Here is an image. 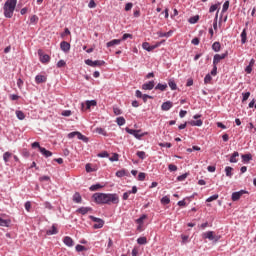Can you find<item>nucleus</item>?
<instances>
[{
	"label": "nucleus",
	"instance_id": "55",
	"mask_svg": "<svg viewBox=\"0 0 256 256\" xmlns=\"http://www.w3.org/2000/svg\"><path fill=\"white\" fill-rule=\"evenodd\" d=\"M159 147H167V149H171L172 145L169 142L159 143Z\"/></svg>",
	"mask_w": 256,
	"mask_h": 256
},
{
	"label": "nucleus",
	"instance_id": "57",
	"mask_svg": "<svg viewBox=\"0 0 256 256\" xmlns=\"http://www.w3.org/2000/svg\"><path fill=\"white\" fill-rule=\"evenodd\" d=\"M241 42L243 44L247 43V33H242L241 34Z\"/></svg>",
	"mask_w": 256,
	"mask_h": 256
},
{
	"label": "nucleus",
	"instance_id": "47",
	"mask_svg": "<svg viewBox=\"0 0 256 256\" xmlns=\"http://www.w3.org/2000/svg\"><path fill=\"white\" fill-rule=\"evenodd\" d=\"M217 19H219V11L216 12V16L213 22V29L214 31H217Z\"/></svg>",
	"mask_w": 256,
	"mask_h": 256
},
{
	"label": "nucleus",
	"instance_id": "8",
	"mask_svg": "<svg viewBox=\"0 0 256 256\" xmlns=\"http://www.w3.org/2000/svg\"><path fill=\"white\" fill-rule=\"evenodd\" d=\"M245 193H247V191H245V190L233 192L232 193V201H239L241 199V197H243V195H245Z\"/></svg>",
	"mask_w": 256,
	"mask_h": 256
},
{
	"label": "nucleus",
	"instance_id": "33",
	"mask_svg": "<svg viewBox=\"0 0 256 256\" xmlns=\"http://www.w3.org/2000/svg\"><path fill=\"white\" fill-rule=\"evenodd\" d=\"M237 157H239V152H234L230 157V163H237Z\"/></svg>",
	"mask_w": 256,
	"mask_h": 256
},
{
	"label": "nucleus",
	"instance_id": "13",
	"mask_svg": "<svg viewBox=\"0 0 256 256\" xmlns=\"http://www.w3.org/2000/svg\"><path fill=\"white\" fill-rule=\"evenodd\" d=\"M157 47H159V44H156V45H149L148 42H144L142 44V48L145 50V51H153V49H157Z\"/></svg>",
	"mask_w": 256,
	"mask_h": 256
},
{
	"label": "nucleus",
	"instance_id": "58",
	"mask_svg": "<svg viewBox=\"0 0 256 256\" xmlns=\"http://www.w3.org/2000/svg\"><path fill=\"white\" fill-rule=\"evenodd\" d=\"M37 21H39V17H37V15L31 16L30 23H37Z\"/></svg>",
	"mask_w": 256,
	"mask_h": 256
},
{
	"label": "nucleus",
	"instance_id": "56",
	"mask_svg": "<svg viewBox=\"0 0 256 256\" xmlns=\"http://www.w3.org/2000/svg\"><path fill=\"white\" fill-rule=\"evenodd\" d=\"M219 19L225 23L227 21V15L221 11Z\"/></svg>",
	"mask_w": 256,
	"mask_h": 256
},
{
	"label": "nucleus",
	"instance_id": "35",
	"mask_svg": "<svg viewBox=\"0 0 256 256\" xmlns=\"http://www.w3.org/2000/svg\"><path fill=\"white\" fill-rule=\"evenodd\" d=\"M16 117L20 120L23 121V119H25V113H23V111H16Z\"/></svg>",
	"mask_w": 256,
	"mask_h": 256
},
{
	"label": "nucleus",
	"instance_id": "16",
	"mask_svg": "<svg viewBox=\"0 0 256 256\" xmlns=\"http://www.w3.org/2000/svg\"><path fill=\"white\" fill-rule=\"evenodd\" d=\"M35 82L37 85H40V83H47V76L45 75H37L35 77Z\"/></svg>",
	"mask_w": 256,
	"mask_h": 256
},
{
	"label": "nucleus",
	"instance_id": "63",
	"mask_svg": "<svg viewBox=\"0 0 256 256\" xmlns=\"http://www.w3.org/2000/svg\"><path fill=\"white\" fill-rule=\"evenodd\" d=\"M63 117H71V110H65L62 112Z\"/></svg>",
	"mask_w": 256,
	"mask_h": 256
},
{
	"label": "nucleus",
	"instance_id": "40",
	"mask_svg": "<svg viewBox=\"0 0 256 256\" xmlns=\"http://www.w3.org/2000/svg\"><path fill=\"white\" fill-rule=\"evenodd\" d=\"M98 189H103L101 184H94L90 187V191H98Z\"/></svg>",
	"mask_w": 256,
	"mask_h": 256
},
{
	"label": "nucleus",
	"instance_id": "32",
	"mask_svg": "<svg viewBox=\"0 0 256 256\" xmlns=\"http://www.w3.org/2000/svg\"><path fill=\"white\" fill-rule=\"evenodd\" d=\"M199 21V15H195L189 18L188 23L195 25Z\"/></svg>",
	"mask_w": 256,
	"mask_h": 256
},
{
	"label": "nucleus",
	"instance_id": "27",
	"mask_svg": "<svg viewBox=\"0 0 256 256\" xmlns=\"http://www.w3.org/2000/svg\"><path fill=\"white\" fill-rule=\"evenodd\" d=\"M167 84H161L159 83L158 85H156L155 89L156 91H167Z\"/></svg>",
	"mask_w": 256,
	"mask_h": 256
},
{
	"label": "nucleus",
	"instance_id": "26",
	"mask_svg": "<svg viewBox=\"0 0 256 256\" xmlns=\"http://www.w3.org/2000/svg\"><path fill=\"white\" fill-rule=\"evenodd\" d=\"M73 201L74 203H81V201H83V199L81 198V194H79V192H76L73 195Z\"/></svg>",
	"mask_w": 256,
	"mask_h": 256
},
{
	"label": "nucleus",
	"instance_id": "53",
	"mask_svg": "<svg viewBox=\"0 0 256 256\" xmlns=\"http://www.w3.org/2000/svg\"><path fill=\"white\" fill-rule=\"evenodd\" d=\"M65 65H67V63L65 62V60H60V61H58V63H57V67H58L59 69H61V67H65Z\"/></svg>",
	"mask_w": 256,
	"mask_h": 256
},
{
	"label": "nucleus",
	"instance_id": "59",
	"mask_svg": "<svg viewBox=\"0 0 256 256\" xmlns=\"http://www.w3.org/2000/svg\"><path fill=\"white\" fill-rule=\"evenodd\" d=\"M110 161H119V154L114 153L112 157H110Z\"/></svg>",
	"mask_w": 256,
	"mask_h": 256
},
{
	"label": "nucleus",
	"instance_id": "6",
	"mask_svg": "<svg viewBox=\"0 0 256 256\" xmlns=\"http://www.w3.org/2000/svg\"><path fill=\"white\" fill-rule=\"evenodd\" d=\"M90 219L95 223L93 226L95 229H101L103 228V225H105V221L103 219L97 218L95 216H90Z\"/></svg>",
	"mask_w": 256,
	"mask_h": 256
},
{
	"label": "nucleus",
	"instance_id": "14",
	"mask_svg": "<svg viewBox=\"0 0 256 256\" xmlns=\"http://www.w3.org/2000/svg\"><path fill=\"white\" fill-rule=\"evenodd\" d=\"M90 211H93V208L91 207H81L76 210L77 213H80V215H87Z\"/></svg>",
	"mask_w": 256,
	"mask_h": 256
},
{
	"label": "nucleus",
	"instance_id": "60",
	"mask_svg": "<svg viewBox=\"0 0 256 256\" xmlns=\"http://www.w3.org/2000/svg\"><path fill=\"white\" fill-rule=\"evenodd\" d=\"M168 169L169 171L173 172V171H177V166L174 164H169L168 165Z\"/></svg>",
	"mask_w": 256,
	"mask_h": 256
},
{
	"label": "nucleus",
	"instance_id": "38",
	"mask_svg": "<svg viewBox=\"0 0 256 256\" xmlns=\"http://www.w3.org/2000/svg\"><path fill=\"white\" fill-rule=\"evenodd\" d=\"M228 10H229V0L224 2L222 6V13H227Z\"/></svg>",
	"mask_w": 256,
	"mask_h": 256
},
{
	"label": "nucleus",
	"instance_id": "48",
	"mask_svg": "<svg viewBox=\"0 0 256 256\" xmlns=\"http://www.w3.org/2000/svg\"><path fill=\"white\" fill-rule=\"evenodd\" d=\"M95 132L98 133V135H107V131L103 128H96Z\"/></svg>",
	"mask_w": 256,
	"mask_h": 256
},
{
	"label": "nucleus",
	"instance_id": "64",
	"mask_svg": "<svg viewBox=\"0 0 256 256\" xmlns=\"http://www.w3.org/2000/svg\"><path fill=\"white\" fill-rule=\"evenodd\" d=\"M17 87L23 89V80L21 78L17 80Z\"/></svg>",
	"mask_w": 256,
	"mask_h": 256
},
{
	"label": "nucleus",
	"instance_id": "52",
	"mask_svg": "<svg viewBox=\"0 0 256 256\" xmlns=\"http://www.w3.org/2000/svg\"><path fill=\"white\" fill-rule=\"evenodd\" d=\"M187 173L182 174L180 176L177 177V181H185L187 179Z\"/></svg>",
	"mask_w": 256,
	"mask_h": 256
},
{
	"label": "nucleus",
	"instance_id": "41",
	"mask_svg": "<svg viewBox=\"0 0 256 256\" xmlns=\"http://www.w3.org/2000/svg\"><path fill=\"white\" fill-rule=\"evenodd\" d=\"M138 245H145L147 244V238L146 237H140L137 239Z\"/></svg>",
	"mask_w": 256,
	"mask_h": 256
},
{
	"label": "nucleus",
	"instance_id": "19",
	"mask_svg": "<svg viewBox=\"0 0 256 256\" xmlns=\"http://www.w3.org/2000/svg\"><path fill=\"white\" fill-rule=\"evenodd\" d=\"M59 233V230H57V226L52 225L50 230L46 231V235H57Z\"/></svg>",
	"mask_w": 256,
	"mask_h": 256
},
{
	"label": "nucleus",
	"instance_id": "37",
	"mask_svg": "<svg viewBox=\"0 0 256 256\" xmlns=\"http://www.w3.org/2000/svg\"><path fill=\"white\" fill-rule=\"evenodd\" d=\"M211 81H213V77H211V74H207L204 78V84L209 85V83H211Z\"/></svg>",
	"mask_w": 256,
	"mask_h": 256
},
{
	"label": "nucleus",
	"instance_id": "21",
	"mask_svg": "<svg viewBox=\"0 0 256 256\" xmlns=\"http://www.w3.org/2000/svg\"><path fill=\"white\" fill-rule=\"evenodd\" d=\"M13 157V153L11 152H5L3 154V161L4 163H9V160Z\"/></svg>",
	"mask_w": 256,
	"mask_h": 256
},
{
	"label": "nucleus",
	"instance_id": "15",
	"mask_svg": "<svg viewBox=\"0 0 256 256\" xmlns=\"http://www.w3.org/2000/svg\"><path fill=\"white\" fill-rule=\"evenodd\" d=\"M60 49H62L64 53H68V51H70L71 49V44H69L68 42L62 41L60 43Z\"/></svg>",
	"mask_w": 256,
	"mask_h": 256
},
{
	"label": "nucleus",
	"instance_id": "36",
	"mask_svg": "<svg viewBox=\"0 0 256 256\" xmlns=\"http://www.w3.org/2000/svg\"><path fill=\"white\" fill-rule=\"evenodd\" d=\"M116 122H117V125H119V127L125 125V123H126L124 117H118V118L116 119Z\"/></svg>",
	"mask_w": 256,
	"mask_h": 256
},
{
	"label": "nucleus",
	"instance_id": "28",
	"mask_svg": "<svg viewBox=\"0 0 256 256\" xmlns=\"http://www.w3.org/2000/svg\"><path fill=\"white\" fill-rule=\"evenodd\" d=\"M253 159V156L251 154H243L242 155V161L244 163H249Z\"/></svg>",
	"mask_w": 256,
	"mask_h": 256
},
{
	"label": "nucleus",
	"instance_id": "30",
	"mask_svg": "<svg viewBox=\"0 0 256 256\" xmlns=\"http://www.w3.org/2000/svg\"><path fill=\"white\" fill-rule=\"evenodd\" d=\"M97 106V101L95 100H88L86 101V109H91V107Z\"/></svg>",
	"mask_w": 256,
	"mask_h": 256
},
{
	"label": "nucleus",
	"instance_id": "46",
	"mask_svg": "<svg viewBox=\"0 0 256 256\" xmlns=\"http://www.w3.org/2000/svg\"><path fill=\"white\" fill-rule=\"evenodd\" d=\"M145 219H147V215L144 214L136 220V223H138V225H143V221H145Z\"/></svg>",
	"mask_w": 256,
	"mask_h": 256
},
{
	"label": "nucleus",
	"instance_id": "42",
	"mask_svg": "<svg viewBox=\"0 0 256 256\" xmlns=\"http://www.w3.org/2000/svg\"><path fill=\"white\" fill-rule=\"evenodd\" d=\"M217 199H219V194H215L210 196L209 198H207V203H211V201H217Z\"/></svg>",
	"mask_w": 256,
	"mask_h": 256
},
{
	"label": "nucleus",
	"instance_id": "3",
	"mask_svg": "<svg viewBox=\"0 0 256 256\" xmlns=\"http://www.w3.org/2000/svg\"><path fill=\"white\" fill-rule=\"evenodd\" d=\"M202 238L209 239V241H214V243H217V241L221 239V236L215 235L214 231H208L202 234Z\"/></svg>",
	"mask_w": 256,
	"mask_h": 256
},
{
	"label": "nucleus",
	"instance_id": "2",
	"mask_svg": "<svg viewBox=\"0 0 256 256\" xmlns=\"http://www.w3.org/2000/svg\"><path fill=\"white\" fill-rule=\"evenodd\" d=\"M92 197L98 205H106L107 193H95Z\"/></svg>",
	"mask_w": 256,
	"mask_h": 256
},
{
	"label": "nucleus",
	"instance_id": "24",
	"mask_svg": "<svg viewBox=\"0 0 256 256\" xmlns=\"http://www.w3.org/2000/svg\"><path fill=\"white\" fill-rule=\"evenodd\" d=\"M121 43V39H114L107 43V47H115V45H119Z\"/></svg>",
	"mask_w": 256,
	"mask_h": 256
},
{
	"label": "nucleus",
	"instance_id": "5",
	"mask_svg": "<svg viewBox=\"0 0 256 256\" xmlns=\"http://www.w3.org/2000/svg\"><path fill=\"white\" fill-rule=\"evenodd\" d=\"M125 131L129 133V135H134L136 139H141V137H145L147 133H141V130H133L129 127L125 128Z\"/></svg>",
	"mask_w": 256,
	"mask_h": 256
},
{
	"label": "nucleus",
	"instance_id": "39",
	"mask_svg": "<svg viewBox=\"0 0 256 256\" xmlns=\"http://www.w3.org/2000/svg\"><path fill=\"white\" fill-rule=\"evenodd\" d=\"M161 203H162V205H169V203H171V199L168 196H164L161 199Z\"/></svg>",
	"mask_w": 256,
	"mask_h": 256
},
{
	"label": "nucleus",
	"instance_id": "50",
	"mask_svg": "<svg viewBox=\"0 0 256 256\" xmlns=\"http://www.w3.org/2000/svg\"><path fill=\"white\" fill-rule=\"evenodd\" d=\"M127 175V172L125 170H119L116 172V177H125Z\"/></svg>",
	"mask_w": 256,
	"mask_h": 256
},
{
	"label": "nucleus",
	"instance_id": "45",
	"mask_svg": "<svg viewBox=\"0 0 256 256\" xmlns=\"http://www.w3.org/2000/svg\"><path fill=\"white\" fill-rule=\"evenodd\" d=\"M86 250H87V248L85 246H83L81 244L76 245V251L78 253H81L82 251H86Z\"/></svg>",
	"mask_w": 256,
	"mask_h": 256
},
{
	"label": "nucleus",
	"instance_id": "12",
	"mask_svg": "<svg viewBox=\"0 0 256 256\" xmlns=\"http://www.w3.org/2000/svg\"><path fill=\"white\" fill-rule=\"evenodd\" d=\"M63 243L67 246V247H73L75 245V242L73 241L72 237L69 236H65L63 239Z\"/></svg>",
	"mask_w": 256,
	"mask_h": 256
},
{
	"label": "nucleus",
	"instance_id": "10",
	"mask_svg": "<svg viewBox=\"0 0 256 256\" xmlns=\"http://www.w3.org/2000/svg\"><path fill=\"white\" fill-rule=\"evenodd\" d=\"M38 55L40 57L41 63H49L51 57L47 54H43V50H38Z\"/></svg>",
	"mask_w": 256,
	"mask_h": 256
},
{
	"label": "nucleus",
	"instance_id": "62",
	"mask_svg": "<svg viewBox=\"0 0 256 256\" xmlns=\"http://www.w3.org/2000/svg\"><path fill=\"white\" fill-rule=\"evenodd\" d=\"M113 112L115 115H121L123 113V111H121L119 108L117 107H114L113 108Z\"/></svg>",
	"mask_w": 256,
	"mask_h": 256
},
{
	"label": "nucleus",
	"instance_id": "34",
	"mask_svg": "<svg viewBox=\"0 0 256 256\" xmlns=\"http://www.w3.org/2000/svg\"><path fill=\"white\" fill-rule=\"evenodd\" d=\"M212 49L216 53L219 52L221 50V44L219 42H214L212 45Z\"/></svg>",
	"mask_w": 256,
	"mask_h": 256
},
{
	"label": "nucleus",
	"instance_id": "29",
	"mask_svg": "<svg viewBox=\"0 0 256 256\" xmlns=\"http://www.w3.org/2000/svg\"><path fill=\"white\" fill-rule=\"evenodd\" d=\"M168 85L172 91H177V83H175V80L170 79Z\"/></svg>",
	"mask_w": 256,
	"mask_h": 256
},
{
	"label": "nucleus",
	"instance_id": "11",
	"mask_svg": "<svg viewBox=\"0 0 256 256\" xmlns=\"http://www.w3.org/2000/svg\"><path fill=\"white\" fill-rule=\"evenodd\" d=\"M155 87V81H149L142 85L144 91H151Z\"/></svg>",
	"mask_w": 256,
	"mask_h": 256
},
{
	"label": "nucleus",
	"instance_id": "49",
	"mask_svg": "<svg viewBox=\"0 0 256 256\" xmlns=\"http://www.w3.org/2000/svg\"><path fill=\"white\" fill-rule=\"evenodd\" d=\"M89 9H95L97 7V3H95V0H90L88 3Z\"/></svg>",
	"mask_w": 256,
	"mask_h": 256
},
{
	"label": "nucleus",
	"instance_id": "9",
	"mask_svg": "<svg viewBox=\"0 0 256 256\" xmlns=\"http://www.w3.org/2000/svg\"><path fill=\"white\" fill-rule=\"evenodd\" d=\"M225 57H227V53L214 55L213 65H219V63L222 61V59H225Z\"/></svg>",
	"mask_w": 256,
	"mask_h": 256
},
{
	"label": "nucleus",
	"instance_id": "43",
	"mask_svg": "<svg viewBox=\"0 0 256 256\" xmlns=\"http://www.w3.org/2000/svg\"><path fill=\"white\" fill-rule=\"evenodd\" d=\"M242 103H245L249 97H251V92L242 93Z\"/></svg>",
	"mask_w": 256,
	"mask_h": 256
},
{
	"label": "nucleus",
	"instance_id": "20",
	"mask_svg": "<svg viewBox=\"0 0 256 256\" xmlns=\"http://www.w3.org/2000/svg\"><path fill=\"white\" fill-rule=\"evenodd\" d=\"M40 153L44 155V157H52L53 152L45 149L44 147H40Z\"/></svg>",
	"mask_w": 256,
	"mask_h": 256
},
{
	"label": "nucleus",
	"instance_id": "51",
	"mask_svg": "<svg viewBox=\"0 0 256 256\" xmlns=\"http://www.w3.org/2000/svg\"><path fill=\"white\" fill-rule=\"evenodd\" d=\"M145 177H147V175L144 172H140L138 174V181H144Z\"/></svg>",
	"mask_w": 256,
	"mask_h": 256
},
{
	"label": "nucleus",
	"instance_id": "54",
	"mask_svg": "<svg viewBox=\"0 0 256 256\" xmlns=\"http://www.w3.org/2000/svg\"><path fill=\"white\" fill-rule=\"evenodd\" d=\"M131 9H133V3L128 2L125 5V11H131Z\"/></svg>",
	"mask_w": 256,
	"mask_h": 256
},
{
	"label": "nucleus",
	"instance_id": "31",
	"mask_svg": "<svg viewBox=\"0 0 256 256\" xmlns=\"http://www.w3.org/2000/svg\"><path fill=\"white\" fill-rule=\"evenodd\" d=\"M76 137L80 141H84V143H87V141H89V138H87L85 135L81 134V132H77Z\"/></svg>",
	"mask_w": 256,
	"mask_h": 256
},
{
	"label": "nucleus",
	"instance_id": "17",
	"mask_svg": "<svg viewBox=\"0 0 256 256\" xmlns=\"http://www.w3.org/2000/svg\"><path fill=\"white\" fill-rule=\"evenodd\" d=\"M171 107H173V102H171V101H166L161 105L162 111H169V109H171Z\"/></svg>",
	"mask_w": 256,
	"mask_h": 256
},
{
	"label": "nucleus",
	"instance_id": "7",
	"mask_svg": "<svg viewBox=\"0 0 256 256\" xmlns=\"http://www.w3.org/2000/svg\"><path fill=\"white\" fill-rule=\"evenodd\" d=\"M86 65H89V67H101L102 65H105V61L103 60H91L87 59L85 60Z\"/></svg>",
	"mask_w": 256,
	"mask_h": 256
},
{
	"label": "nucleus",
	"instance_id": "44",
	"mask_svg": "<svg viewBox=\"0 0 256 256\" xmlns=\"http://www.w3.org/2000/svg\"><path fill=\"white\" fill-rule=\"evenodd\" d=\"M136 155H137V157H139V159H142V160L147 157L145 151H138V152L136 153Z\"/></svg>",
	"mask_w": 256,
	"mask_h": 256
},
{
	"label": "nucleus",
	"instance_id": "25",
	"mask_svg": "<svg viewBox=\"0 0 256 256\" xmlns=\"http://www.w3.org/2000/svg\"><path fill=\"white\" fill-rule=\"evenodd\" d=\"M225 173L226 177H229L231 179V177H233V168L231 166H227L225 168Z\"/></svg>",
	"mask_w": 256,
	"mask_h": 256
},
{
	"label": "nucleus",
	"instance_id": "1",
	"mask_svg": "<svg viewBox=\"0 0 256 256\" xmlns=\"http://www.w3.org/2000/svg\"><path fill=\"white\" fill-rule=\"evenodd\" d=\"M16 7L17 0H6L3 6L4 17H6V19H11V17H13V13H15Z\"/></svg>",
	"mask_w": 256,
	"mask_h": 256
},
{
	"label": "nucleus",
	"instance_id": "18",
	"mask_svg": "<svg viewBox=\"0 0 256 256\" xmlns=\"http://www.w3.org/2000/svg\"><path fill=\"white\" fill-rule=\"evenodd\" d=\"M219 7H221V2H217L214 5H211L209 8V13H215V11H218L219 13Z\"/></svg>",
	"mask_w": 256,
	"mask_h": 256
},
{
	"label": "nucleus",
	"instance_id": "4",
	"mask_svg": "<svg viewBox=\"0 0 256 256\" xmlns=\"http://www.w3.org/2000/svg\"><path fill=\"white\" fill-rule=\"evenodd\" d=\"M111 203L117 205V203H119V195L111 193L106 194V205H111Z\"/></svg>",
	"mask_w": 256,
	"mask_h": 256
},
{
	"label": "nucleus",
	"instance_id": "61",
	"mask_svg": "<svg viewBox=\"0 0 256 256\" xmlns=\"http://www.w3.org/2000/svg\"><path fill=\"white\" fill-rule=\"evenodd\" d=\"M25 209H26V211H28V213L31 211V202L30 201H27L26 203H25Z\"/></svg>",
	"mask_w": 256,
	"mask_h": 256
},
{
	"label": "nucleus",
	"instance_id": "22",
	"mask_svg": "<svg viewBox=\"0 0 256 256\" xmlns=\"http://www.w3.org/2000/svg\"><path fill=\"white\" fill-rule=\"evenodd\" d=\"M189 125L192 127H201V125H203V120H192L189 122Z\"/></svg>",
	"mask_w": 256,
	"mask_h": 256
},
{
	"label": "nucleus",
	"instance_id": "23",
	"mask_svg": "<svg viewBox=\"0 0 256 256\" xmlns=\"http://www.w3.org/2000/svg\"><path fill=\"white\" fill-rule=\"evenodd\" d=\"M11 220H6L0 217V227H9Z\"/></svg>",
	"mask_w": 256,
	"mask_h": 256
}]
</instances>
